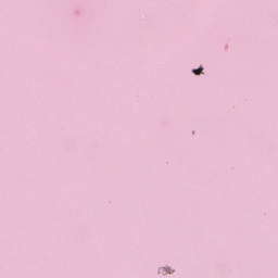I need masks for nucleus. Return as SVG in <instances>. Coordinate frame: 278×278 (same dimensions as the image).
<instances>
[{
  "instance_id": "obj_1",
  "label": "nucleus",
  "mask_w": 278,
  "mask_h": 278,
  "mask_svg": "<svg viewBox=\"0 0 278 278\" xmlns=\"http://www.w3.org/2000/svg\"><path fill=\"white\" fill-rule=\"evenodd\" d=\"M193 71H203V67H199V68L193 70Z\"/></svg>"
}]
</instances>
